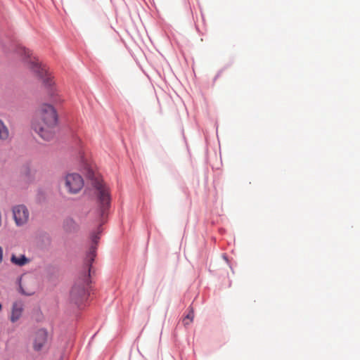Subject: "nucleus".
Returning <instances> with one entry per match:
<instances>
[{"label": "nucleus", "instance_id": "obj_12", "mask_svg": "<svg viewBox=\"0 0 360 360\" xmlns=\"http://www.w3.org/2000/svg\"><path fill=\"white\" fill-rule=\"evenodd\" d=\"M193 311L192 308H190L189 313L186 315V316L183 319V323L185 326L190 324L193 320Z\"/></svg>", "mask_w": 360, "mask_h": 360}, {"label": "nucleus", "instance_id": "obj_4", "mask_svg": "<svg viewBox=\"0 0 360 360\" xmlns=\"http://www.w3.org/2000/svg\"><path fill=\"white\" fill-rule=\"evenodd\" d=\"M89 274L88 276L84 275L82 278L78 279L70 292L71 300L79 304L86 300L89 295Z\"/></svg>", "mask_w": 360, "mask_h": 360}, {"label": "nucleus", "instance_id": "obj_3", "mask_svg": "<svg viewBox=\"0 0 360 360\" xmlns=\"http://www.w3.org/2000/svg\"><path fill=\"white\" fill-rule=\"evenodd\" d=\"M84 170L88 178L91 179H95L93 181V185L97 190V195L101 210L102 212H104L105 210L108 208L110 203L109 189L107 186L103 184L102 180L96 176L93 169L89 165H85Z\"/></svg>", "mask_w": 360, "mask_h": 360}, {"label": "nucleus", "instance_id": "obj_11", "mask_svg": "<svg viewBox=\"0 0 360 360\" xmlns=\"http://www.w3.org/2000/svg\"><path fill=\"white\" fill-rule=\"evenodd\" d=\"M9 138V130L4 122L0 119V140L6 141Z\"/></svg>", "mask_w": 360, "mask_h": 360}, {"label": "nucleus", "instance_id": "obj_1", "mask_svg": "<svg viewBox=\"0 0 360 360\" xmlns=\"http://www.w3.org/2000/svg\"><path fill=\"white\" fill-rule=\"evenodd\" d=\"M58 115L50 104L43 103L37 108L32 120V127L43 139L49 141L53 137Z\"/></svg>", "mask_w": 360, "mask_h": 360}, {"label": "nucleus", "instance_id": "obj_13", "mask_svg": "<svg viewBox=\"0 0 360 360\" xmlns=\"http://www.w3.org/2000/svg\"><path fill=\"white\" fill-rule=\"evenodd\" d=\"M96 248L94 245H92L91 249H90V252H89V254L88 255L89 262L90 263H92L94 259V257L96 256V253H95L96 252Z\"/></svg>", "mask_w": 360, "mask_h": 360}, {"label": "nucleus", "instance_id": "obj_14", "mask_svg": "<svg viewBox=\"0 0 360 360\" xmlns=\"http://www.w3.org/2000/svg\"><path fill=\"white\" fill-rule=\"evenodd\" d=\"M99 239V232L97 233H94L91 236V240L94 244H96L98 243V240Z\"/></svg>", "mask_w": 360, "mask_h": 360}, {"label": "nucleus", "instance_id": "obj_15", "mask_svg": "<svg viewBox=\"0 0 360 360\" xmlns=\"http://www.w3.org/2000/svg\"><path fill=\"white\" fill-rule=\"evenodd\" d=\"M3 259V250L1 247L0 246V263L2 262Z\"/></svg>", "mask_w": 360, "mask_h": 360}, {"label": "nucleus", "instance_id": "obj_7", "mask_svg": "<svg viewBox=\"0 0 360 360\" xmlns=\"http://www.w3.org/2000/svg\"><path fill=\"white\" fill-rule=\"evenodd\" d=\"M20 292L21 294L30 296L34 294L37 290V282L34 278L25 276L19 281Z\"/></svg>", "mask_w": 360, "mask_h": 360}, {"label": "nucleus", "instance_id": "obj_9", "mask_svg": "<svg viewBox=\"0 0 360 360\" xmlns=\"http://www.w3.org/2000/svg\"><path fill=\"white\" fill-rule=\"evenodd\" d=\"M23 311V303L21 301H15L13 302L11 309V315L10 319L11 322L15 323L22 316Z\"/></svg>", "mask_w": 360, "mask_h": 360}, {"label": "nucleus", "instance_id": "obj_5", "mask_svg": "<svg viewBox=\"0 0 360 360\" xmlns=\"http://www.w3.org/2000/svg\"><path fill=\"white\" fill-rule=\"evenodd\" d=\"M63 184L68 193L70 194L78 193L84 187V180L77 173H68L63 179Z\"/></svg>", "mask_w": 360, "mask_h": 360}, {"label": "nucleus", "instance_id": "obj_2", "mask_svg": "<svg viewBox=\"0 0 360 360\" xmlns=\"http://www.w3.org/2000/svg\"><path fill=\"white\" fill-rule=\"evenodd\" d=\"M14 52L19 56H23V60H25L26 65L36 75L37 77L42 79L44 82L51 85V83H49L50 78L48 75L46 69L45 67L41 66L39 60L35 57L32 56L31 51L21 45H17L15 47Z\"/></svg>", "mask_w": 360, "mask_h": 360}, {"label": "nucleus", "instance_id": "obj_6", "mask_svg": "<svg viewBox=\"0 0 360 360\" xmlns=\"http://www.w3.org/2000/svg\"><path fill=\"white\" fill-rule=\"evenodd\" d=\"M12 212L15 224L21 226L26 224L30 218V212L24 205H17L12 208Z\"/></svg>", "mask_w": 360, "mask_h": 360}, {"label": "nucleus", "instance_id": "obj_10", "mask_svg": "<svg viewBox=\"0 0 360 360\" xmlns=\"http://www.w3.org/2000/svg\"><path fill=\"white\" fill-rule=\"evenodd\" d=\"M11 261L15 265L22 266L29 263L30 259H27L24 255H20L19 256L13 255L11 256Z\"/></svg>", "mask_w": 360, "mask_h": 360}, {"label": "nucleus", "instance_id": "obj_8", "mask_svg": "<svg viewBox=\"0 0 360 360\" xmlns=\"http://www.w3.org/2000/svg\"><path fill=\"white\" fill-rule=\"evenodd\" d=\"M48 340V333L44 329L38 330L34 337L33 348L35 351H41Z\"/></svg>", "mask_w": 360, "mask_h": 360}]
</instances>
